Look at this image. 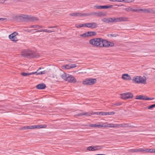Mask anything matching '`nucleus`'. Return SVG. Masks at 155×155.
I'll use <instances>...</instances> for the list:
<instances>
[{
  "label": "nucleus",
  "mask_w": 155,
  "mask_h": 155,
  "mask_svg": "<svg viewBox=\"0 0 155 155\" xmlns=\"http://www.w3.org/2000/svg\"><path fill=\"white\" fill-rule=\"evenodd\" d=\"M18 21H19L33 22L38 20V18L31 15L21 14L15 17Z\"/></svg>",
  "instance_id": "nucleus-1"
},
{
  "label": "nucleus",
  "mask_w": 155,
  "mask_h": 155,
  "mask_svg": "<svg viewBox=\"0 0 155 155\" xmlns=\"http://www.w3.org/2000/svg\"><path fill=\"white\" fill-rule=\"evenodd\" d=\"M22 55L28 58H38L40 56L38 54L32 51H31L30 52L22 53Z\"/></svg>",
  "instance_id": "nucleus-2"
},
{
  "label": "nucleus",
  "mask_w": 155,
  "mask_h": 155,
  "mask_svg": "<svg viewBox=\"0 0 155 155\" xmlns=\"http://www.w3.org/2000/svg\"><path fill=\"white\" fill-rule=\"evenodd\" d=\"M102 40L101 38H93L89 41V43L93 46L101 47Z\"/></svg>",
  "instance_id": "nucleus-3"
},
{
  "label": "nucleus",
  "mask_w": 155,
  "mask_h": 155,
  "mask_svg": "<svg viewBox=\"0 0 155 155\" xmlns=\"http://www.w3.org/2000/svg\"><path fill=\"white\" fill-rule=\"evenodd\" d=\"M96 82L97 80L95 78H88L83 81V84L84 85H92L94 84Z\"/></svg>",
  "instance_id": "nucleus-4"
},
{
  "label": "nucleus",
  "mask_w": 155,
  "mask_h": 155,
  "mask_svg": "<svg viewBox=\"0 0 155 155\" xmlns=\"http://www.w3.org/2000/svg\"><path fill=\"white\" fill-rule=\"evenodd\" d=\"M111 22H116L121 21H127V18L124 17H113L110 18Z\"/></svg>",
  "instance_id": "nucleus-5"
},
{
  "label": "nucleus",
  "mask_w": 155,
  "mask_h": 155,
  "mask_svg": "<svg viewBox=\"0 0 155 155\" xmlns=\"http://www.w3.org/2000/svg\"><path fill=\"white\" fill-rule=\"evenodd\" d=\"M114 45V43L107 41L106 40L102 39L101 41V47H112Z\"/></svg>",
  "instance_id": "nucleus-6"
},
{
  "label": "nucleus",
  "mask_w": 155,
  "mask_h": 155,
  "mask_svg": "<svg viewBox=\"0 0 155 155\" xmlns=\"http://www.w3.org/2000/svg\"><path fill=\"white\" fill-rule=\"evenodd\" d=\"M85 27L91 28H94L98 26L97 24L95 22L87 23H84Z\"/></svg>",
  "instance_id": "nucleus-7"
},
{
  "label": "nucleus",
  "mask_w": 155,
  "mask_h": 155,
  "mask_svg": "<svg viewBox=\"0 0 155 155\" xmlns=\"http://www.w3.org/2000/svg\"><path fill=\"white\" fill-rule=\"evenodd\" d=\"M136 99L138 100H152L154 99L153 98H151L148 97L144 95H137L136 97Z\"/></svg>",
  "instance_id": "nucleus-8"
},
{
  "label": "nucleus",
  "mask_w": 155,
  "mask_h": 155,
  "mask_svg": "<svg viewBox=\"0 0 155 155\" xmlns=\"http://www.w3.org/2000/svg\"><path fill=\"white\" fill-rule=\"evenodd\" d=\"M67 78L66 81H68L70 83H75L76 82V80L75 78L72 75H70L69 74Z\"/></svg>",
  "instance_id": "nucleus-9"
},
{
  "label": "nucleus",
  "mask_w": 155,
  "mask_h": 155,
  "mask_svg": "<svg viewBox=\"0 0 155 155\" xmlns=\"http://www.w3.org/2000/svg\"><path fill=\"white\" fill-rule=\"evenodd\" d=\"M94 7L96 8L97 9H107L111 8L112 7V5H95Z\"/></svg>",
  "instance_id": "nucleus-10"
},
{
  "label": "nucleus",
  "mask_w": 155,
  "mask_h": 155,
  "mask_svg": "<svg viewBox=\"0 0 155 155\" xmlns=\"http://www.w3.org/2000/svg\"><path fill=\"white\" fill-rule=\"evenodd\" d=\"M31 129H37L46 127V126L45 125H35L30 126Z\"/></svg>",
  "instance_id": "nucleus-11"
},
{
  "label": "nucleus",
  "mask_w": 155,
  "mask_h": 155,
  "mask_svg": "<svg viewBox=\"0 0 155 155\" xmlns=\"http://www.w3.org/2000/svg\"><path fill=\"white\" fill-rule=\"evenodd\" d=\"M141 10L146 13H152L155 14V10H154L151 8L144 9H141Z\"/></svg>",
  "instance_id": "nucleus-12"
},
{
  "label": "nucleus",
  "mask_w": 155,
  "mask_h": 155,
  "mask_svg": "<svg viewBox=\"0 0 155 155\" xmlns=\"http://www.w3.org/2000/svg\"><path fill=\"white\" fill-rule=\"evenodd\" d=\"M122 78L125 80L130 81L132 79L130 76L128 74H123L122 76Z\"/></svg>",
  "instance_id": "nucleus-13"
},
{
  "label": "nucleus",
  "mask_w": 155,
  "mask_h": 155,
  "mask_svg": "<svg viewBox=\"0 0 155 155\" xmlns=\"http://www.w3.org/2000/svg\"><path fill=\"white\" fill-rule=\"evenodd\" d=\"M91 114L90 113V112L79 113L75 115L74 117H77L82 116L83 115L89 116L91 115Z\"/></svg>",
  "instance_id": "nucleus-14"
},
{
  "label": "nucleus",
  "mask_w": 155,
  "mask_h": 155,
  "mask_svg": "<svg viewBox=\"0 0 155 155\" xmlns=\"http://www.w3.org/2000/svg\"><path fill=\"white\" fill-rule=\"evenodd\" d=\"M36 87L38 89H44L46 87V86L44 84L42 83L38 84Z\"/></svg>",
  "instance_id": "nucleus-15"
},
{
  "label": "nucleus",
  "mask_w": 155,
  "mask_h": 155,
  "mask_svg": "<svg viewBox=\"0 0 155 155\" xmlns=\"http://www.w3.org/2000/svg\"><path fill=\"white\" fill-rule=\"evenodd\" d=\"M140 80H139V84L142 83L146 84V78L145 76L142 77L140 76Z\"/></svg>",
  "instance_id": "nucleus-16"
},
{
  "label": "nucleus",
  "mask_w": 155,
  "mask_h": 155,
  "mask_svg": "<svg viewBox=\"0 0 155 155\" xmlns=\"http://www.w3.org/2000/svg\"><path fill=\"white\" fill-rule=\"evenodd\" d=\"M69 15L72 16H74V17H77V16H82V13H79V12H74L72 13H70L69 14Z\"/></svg>",
  "instance_id": "nucleus-17"
},
{
  "label": "nucleus",
  "mask_w": 155,
  "mask_h": 155,
  "mask_svg": "<svg viewBox=\"0 0 155 155\" xmlns=\"http://www.w3.org/2000/svg\"><path fill=\"white\" fill-rule=\"evenodd\" d=\"M140 76H136L134 77L132 79L133 81L135 83L139 84Z\"/></svg>",
  "instance_id": "nucleus-18"
},
{
  "label": "nucleus",
  "mask_w": 155,
  "mask_h": 155,
  "mask_svg": "<svg viewBox=\"0 0 155 155\" xmlns=\"http://www.w3.org/2000/svg\"><path fill=\"white\" fill-rule=\"evenodd\" d=\"M106 14L102 12H95V16L98 17H103L105 16Z\"/></svg>",
  "instance_id": "nucleus-19"
},
{
  "label": "nucleus",
  "mask_w": 155,
  "mask_h": 155,
  "mask_svg": "<svg viewBox=\"0 0 155 155\" xmlns=\"http://www.w3.org/2000/svg\"><path fill=\"white\" fill-rule=\"evenodd\" d=\"M134 127V126H131L129 125L128 124H120V127Z\"/></svg>",
  "instance_id": "nucleus-20"
},
{
  "label": "nucleus",
  "mask_w": 155,
  "mask_h": 155,
  "mask_svg": "<svg viewBox=\"0 0 155 155\" xmlns=\"http://www.w3.org/2000/svg\"><path fill=\"white\" fill-rule=\"evenodd\" d=\"M9 38L12 41H14L15 42H16L18 41L17 38L16 37L14 36L13 35H12V34H10L9 35Z\"/></svg>",
  "instance_id": "nucleus-21"
},
{
  "label": "nucleus",
  "mask_w": 155,
  "mask_h": 155,
  "mask_svg": "<svg viewBox=\"0 0 155 155\" xmlns=\"http://www.w3.org/2000/svg\"><path fill=\"white\" fill-rule=\"evenodd\" d=\"M69 74H67L66 73L63 72L62 74H61L60 76L61 78L63 79L64 80L66 81L67 79V78Z\"/></svg>",
  "instance_id": "nucleus-22"
},
{
  "label": "nucleus",
  "mask_w": 155,
  "mask_h": 155,
  "mask_svg": "<svg viewBox=\"0 0 155 155\" xmlns=\"http://www.w3.org/2000/svg\"><path fill=\"white\" fill-rule=\"evenodd\" d=\"M125 94L126 96V98L127 99H131L133 98V94L129 93V92H127L125 93Z\"/></svg>",
  "instance_id": "nucleus-23"
},
{
  "label": "nucleus",
  "mask_w": 155,
  "mask_h": 155,
  "mask_svg": "<svg viewBox=\"0 0 155 155\" xmlns=\"http://www.w3.org/2000/svg\"><path fill=\"white\" fill-rule=\"evenodd\" d=\"M89 126L90 127H95L101 128L103 127V126L101 124H90Z\"/></svg>",
  "instance_id": "nucleus-24"
},
{
  "label": "nucleus",
  "mask_w": 155,
  "mask_h": 155,
  "mask_svg": "<svg viewBox=\"0 0 155 155\" xmlns=\"http://www.w3.org/2000/svg\"><path fill=\"white\" fill-rule=\"evenodd\" d=\"M88 33L89 37L94 36L97 34L96 32L95 31H88Z\"/></svg>",
  "instance_id": "nucleus-25"
},
{
  "label": "nucleus",
  "mask_w": 155,
  "mask_h": 155,
  "mask_svg": "<svg viewBox=\"0 0 155 155\" xmlns=\"http://www.w3.org/2000/svg\"><path fill=\"white\" fill-rule=\"evenodd\" d=\"M75 27L78 28H80L82 27H85L84 24L78 23L75 24Z\"/></svg>",
  "instance_id": "nucleus-26"
},
{
  "label": "nucleus",
  "mask_w": 155,
  "mask_h": 155,
  "mask_svg": "<svg viewBox=\"0 0 155 155\" xmlns=\"http://www.w3.org/2000/svg\"><path fill=\"white\" fill-rule=\"evenodd\" d=\"M102 21L106 23H109L111 22V18H104L102 19Z\"/></svg>",
  "instance_id": "nucleus-27"
},
{
  "label": "nucleus",
  "mask_w": 155,
  "mask_h": 155,
  "mask_svg": "<svg viewBox=\"0 0 155 155\" xmlns=\"http://www.w3.org/2000/svg\"><path fill=\"white\" fill-rule=\"evenodd\" d=\"M80 36L83 38H86L89 37L88 31L80 35Z\"/></svg>",
  "instance_id": "nucleus-28"
},
{
  "label": "nucleus",
  "mask_w": 155,
  "mask_h": 155,
  "mask_svg": "<svg viewBox=\"0 0 155 155\" xmlns=\"http://www.w3.org/2000/svg\"><path fill=\"white\" fill-rule=\"evenodd\" d=\"M21 75L24 77L27 76L31 75L30 73H27L26 72H22L21 74Z\"/></svg>",
  "instance_id": "nucleus-29"
},
{
  "label": "nucleus",
  "mask_w": 155,
  "mask_h": 155,
  "mask_svg": "<svg viewBox=\"0 0 155 155\" xmlns=\"http://www.w3.org/2000/svg\"><path fill=\"white\" fill-rule=\"evenodd\" d=\"M102 147L101 146H93V148L94 151L98 150L99 149H101Z\"/></svg>",
  "instance_id": "nucleus-30"
},
{
  "label": "nucleus",
  "mask_w": 155,
  "mask_h": 155,
  "mask_svg": "<svg viewBox=\"0 0 155 155\" xmlns=\"http://www.w3.org/2000/svg\"><path fill=\"white\" fill-rule=\"evenodd\" d=\"M120 95H121V98L122 99H124V100H126V99H127V98H126L127 97H126V94H125V93L121 94Z\"/></svg>",
  "instance_id": "nucleus-31"
},
{
  "label": "nucleus",
  "mask_w": 155,
  "mask_h": 155,
  "mask_svg": "<svg viewBox=\"0 0 155 155\" xmlns=\"http://www.w3.org/2000/svg\"><path fill=\"white\" fill-rule=\"evenodd\" d=\"M82 16H87L91 15V12L82 13Z\"/></svg>",
  "instance_id": "nucleus-32"
},
{
  "label": "nucleus",
  "mask_w": 155,
  "mask_h": 155,
  "mask_svg": "<svg viewBox=\"0 0 155 155\" xmlns=\"http://www.w3.org/2000/svg\"><path fill=\"white\" fill-rule=\"evenodd\" d=\"M87 150L89 151H94L93 148V146H90L87 147Z\"/></svg>",
  "instance_id": "nucleus-33"
},
{
  "label": "nucleus",
  "mask_w": 155,
  "mask_h": 155,
  "mask_svg": "<svg viewBox=\"0 0 155 155\" xmlns=\"http://www.w3.org/2000/svg\"><path fill=\"white\" fill-rule=\"evenodd\" d=\"M41 69V68H40L37 71L35 72H33L31 73H30V75H32L34 74H35L36 75H38L39 74V72L38 71L39 69Z\"/></svg>",
  "instance_id": "nucleus-34"
},
{
  "label": "nucleus",
  "mask_w": 155,
  "mask_h": 155,
  "mask_svg": "<svg viewBox=\"0 0 155 155\" xmlns=\"http://www.w3.org/2000/svg\"><path fill=\"white\" fill-rule=\"evenodd\" d=\"M90 113L91 114V115H94V114H96L98 115H100L101 114V112H92V113H91L90 112Z\"/></svg>",
  "instance_id": "nucleus-35"
},
{
  "label": "nucleus",
  "mask_w": 155,
  "mask_h": 155,
  "mask_svg": "<svg viewBox=\"0 0 155 155\" xmlns=\"http://www.w3.org/2000/svg\"><path fill=\"white\" fill-rule=\"evenodd\" d=\"M22 129V130L31 129L30 126L23 127Z\"/></svg>",
  "instance_id": "nucleus-36"
},
{
  "label": "nucleus",
  "mask_w": 155,
  "mask_h": 155,
  "mask_svg": "<svg viewBox=\"0 0 155 155\" xmlns=\"http://www.w3.org/2000/svg\"><path fill=\"white\" fill-rule=\"evenodd\" d=\"M143 152H149V149L148 148L143 149Z\"/></svg>",
  "instance_id": "nucleus-37"
},
{
  "label": "nucleus",
  "mask_w": 155,
  "mask_h": 155,
  "mask_svg": "<svg viewBox=\"0 0 155 155\" xmlns=\"http://www.w3.org/2000/svg\"><path fill=\"white\" fill-rule=\"evenodd\" d=\"M129 152L134 153L136 152V149H134L128 150Z\"/></svg>",
  "instance_id": "nucleus-38"
},
{
  "label": "nucleus",
  "mask_w": 155,
  "mask_h": 155,
  "mask_svg": "<svg viewBox=\"0 0 155 155\" xmlns=\"http://www.w3.org/2000/svg\"><path fill=\"white\" fill-rule=\"evenodd\" d=\"M149 152L150 153H155V149H149Z\"/></svg>",
  "instance_id": "nucleus-39"
},
{
  "label": "nucleus",
  "mask_w": 155,
  "mask_h": 155,
  "mask_svg": "<svg viewBox=\"0 0 155 155\" xmlns=\"http://www.w3.org/2000/svg\"><path fill=\"white\" fill-rule=\"evenodd\" d=\"M155 107V104H152L148 107L147 108L149 109H151V108Z\"/></svg>",
  "instance_id": "nucleus-40"
},
{
  "label": "nucleus",
  "mask_w": 155,
  "mask_h": 155,
  "mask_svg": "<svg viewBox=\"0 0 155 155\" xmlns=\"http://www.w3.org/2000/svg\"><path fill=\"white\" fill-rule=\"evenodd\" d=\"M70 68H74L77 67L76 64H70Z\"/></svg>",
  "instance_id": "nucleus-41"
},
{
  "label": "nucleus",
  "mask_w": 155,
  "mask_h": 155,
  "mask_svg": "<svg viewBox=\"0 0 155 155\" xmlns=\"http://www.w3.org/2000/svg\"><path fill=\"white\" fill-rule=\"evenodd\" d=\"M48 30L47 29H44V30L41 29L40 30L37 31V32H40L43 31L44 32H48Z\"/></svg>",
  "instance_id": "nucleus-42"
},
{
  "label": "nucleus",
  "mask_w": 155,
  "mask_h": 155,
  "mask_svg": "<svg viewBox=\"0 0 155 155\" xmlns=\"http://www.w3.org/2000/svg\"><path fill=\"white\" fill-rule=\"evenodd\" d=\"M115 114V112H107V115H113V114Z\"/></svg>",
  "instance_id": "nucleus-43"
},
{
  "label": "nucleus",
  "mask_w": 155,
  "mask_h": 155,
  "mask_svg": "<svg viewBox=\"0 0 155 155\" xmlns=\"http://www.w3.org/2000/svg\"><path fill=\"white\" fill-rule=\"evenodd\" d=\"M64 66L65 67V69H70V64H67L65 66Z\"/></svg>",
  "instance_id": "nucleus-44"
},
{
  "label": "nucleus",
  "mask_w": 155,
  "mask_h": 155,
  "mask_svg": "<svg viewBox=\"0 0 155 155\" xmlns=\"http://www.w3.org/2000/svg\"><path fill=\"white\" fill-rule=\"evenodd\" d=\"M143 152V148H139L136 149V152Z\"/></svg>",
  "instance_id": "nucleus-45"
},
{
  "label": "nucleus",
  "mask_w": 155,
  "mask_h": 155,
  "mask_svg": "<svg viewBox=\"0 0 155 155\" xmlns=\"http://www.w3.org/2000/svg\"><path fill=\"white\" fill-rule=\"evenodd\" d=\"M114 127L118 128L120 127V124H114Z\"/></svg>",
  "instance_id": "nucleus-46"
},
{
  "label": "nucleus",
  "mask_w": 155,
  "mask_h": 155,
  "mask_svg": "<svg viewBox=\"0 0 155 155\" xmlns=\"http://www.w3.org/2000/svg\"><path fill=\"white\" fill-rule=\"evenodd\" d=\"M135 0H125V2L126 3H130L133 2Z\"/></svg>",
  "instance_id": "nucleus-47"
},
{
  "label": "nucleus",
  "mask_w": 155,
  "mask_h": 155,
  "mask_svg": "<svg viewBox=\"0 0 155 155\" xmlns=\"http://www.w3.org/2000/svg\"><path fill=\"white\" fill-rule=\"evenodd\" d=\"M38 26H39L38 25H31L30 28H38Z\"/></svg>",
  "instance_id": "nucleus-48"
},
{
  "label": "nucleus",
  "mask_w": 155,
  "mask_h": 155,
  "mask_svg": "<svg viewBox=\"0 0 155 155\" xmlns=\"http://www.w3.org/2000/svg\"><path fill=\"white\" fill-rule=\"evenodd\" d=\"M114 124H108L107 127H114Z\"/></svg>",
  "instance_id": "nucleus-49"
},
{
  "label": "nucleus",
  "mask_w": 155,
  "mask_h": 155,
  "mask_svg": "<svg viewBox=\"0 0 155 155\" xmlns=\"http://www.w3.org/2000/svg\"><path fill=\"white\" fill-rule=\"evenodd\" d=\"M108 36L110 37H115L116 36L114 34H108Z\"/></svg>",
  "instance_id": "nucleus-50"
},
{
  "label": "nucleus",
  "mask_w": 155,
  "mask_h": 155,
  "mask_svg": "<svg viewBox=\"0 0 155 155\" xmlns=\"http://www.w3.org/2000/svg\"><path fill=\"white\" fill-rule=\"evenodd\" d=\"M101 114L100 115H107V112H101Z\"/></svg>",
  "instance_id": "nucleus-51"
},
{
  "label": "nucleus",
  "mask_w": 155,
  "mask_h": 155,
  "mask_svg": "<svg viewBox=\"0 0 155 155\" xmlns=\"http://www.w3.org/2000/svg\"><path fill=\"white\" fill-rule=\"evenodd\" d=\"M122 104L120 103H117L114 104V105H115L117 106H119Z\"/></svg>",
  "instance_id": "nucleus-52"
},
{
  "label": "nucleus",
  "mask_w": 155,
  "mask_h": 155,
  "mask_svg": "<svg viewBox=\"0 0 155 155\" xmlns=\"http://www.w3.org/2000/svg\"><path fill=\"white\" fill-rule=\"evenodd\" d=\"M57 27H58L57 26H48V28H56Z\"/></svg>",
  "instance_id": "nucleus-53"
},
{
  "label": "nucleus",
  "mask_w": 155,
  "mask_h": 155,
  "mask_svg": "<svg viewBox=\"0 0 155 155\" xmlns=\"http://www.w3.org/2000/svg\"><path fill=\"white\" fill-rule=\"evenodd\" d=\"M18 33L16 32H14L13 33L11 34L12 35H13V36L14 37H16V36L17 35Z\"/></svg>",
  "instance_id": "nucleus-54"
},
{
  "label": "nucleus",
  "mask_w": 155,
  "mask_h": 155,
  "mask_svg": "<svg viewBox=\"0 0 155 155\" xmlns=\"http://www.w3.org/2000/svg\"><path fill=\"white\" fill-rule=\"evenodd\" d=\"M39 72V74H45V71Z\"/></svg>",
  "instance_id": "nucleus-55"
},
{
  "label": "nucleus",
  "mask_w": 155,
  "mask_h": 155,
  "mask_svg": "<svg viewBox=\"0 0 155 155\" xmlns=\"http://www.w3.org/2000/svg\"><path fill=\"white\" fill-rule=\"evenodd\" d=\"M55 32V31L54 30H48V33H51L52 32Z\"/></svg>",
  "instance_id": "nucleus-56"
},
{
  "label": "nucleus",
  "mask_w": 155,
  "mask_h": 155,
  "mask_svg": "<svg viewBox=\"0 0 155 155\" xmlns=\"http://www.w3.org/2000/svg\"><path fill=\"white\" fill-rule=\"evenodd\" d=\"M117 2H125V0H117Z\"/></svg>",
  "instance_id": "nucleus-57"
},
{
  "label": "nucleus",
  "mask_w": 155,
  "mask_h": 155,
  "mask_svg": "<svg viewBox=\"0 0 155 155\" xmlns=\"http://www.w3.org/2000/svg\"><path fill=\"white\" fill-rule=\"evenodd\" d=\"M6 20V18H0V21H3Z\"/></svg>",
  "instance_id": "nucleus-58"
},
{
  "label": "nucleus",
  "mask_w": 155,
  "mask_h": 155,
  "mask_svg": "<svg viewBox=\"0 0 155 155\" xmlns=\"http://www.w3.org/2000/svg\"><path fill=\"white\" fill-rule=\"evenodd\" d=\"M91 15H94L95 16V13L94 12H91Z\"/></svg>",
  "instance_id": "nucleus-59"
},
{
  "label": "nucleus",
  "mask_w": 155,
  "mask_h": 155,
  "mask_svg": "<svg viewBox=\"0 0 155 155\" xmlns=\"http://www.w3.org/2000/svg\"><path fill=\"white\" fill-rule=\"evenodd\" d=\"M110 1H112V2H117V0H109Z\"/></svg>",
  "instance_id": "nucleus-60"
},
{
  "label": "nucleus",
  "mask_w": 155,
  "mask_h": 155,
  "mask_svg": "<svg viewBox=\"0 0 155 155\" xmlns=\"http://www.w3.org/2000/svg\"><path fill=\"white\" fill-rule=\"evenodd\" d=\"M42 27H43V26H42L39 25V26H38V28H42Z\"/></svg>",
  "instance_id": "nucleus-61"
},
{
  "label": "nucleus",
  "mask_w": 155,
  "mask_h": 155,
  "mask_svg": "<svg viewBox=\"0 0 155 155\" xmlns=\"http://www.w3.org/2000/svg\"><path fill=\"white\" fill-rule=\"evenodd\" d=\"M96 155H105L104 154H97Z\"/></svg>",
  "instance_id": "nucleus-62"
},
{
  "label": "nucleus",
  "mask_w": 155,
  "mask_h": 155,
  "mask_svg": "<svg viewBox=\"0 0 155 155\" xmlns=\"http://www.w3.org/2000/svg\"><path fill=\"white\" fill-rule=\"evenodd\" d=\"M133 11L134 12H137V10L134 9V10H133Z\"/></svg>",
  "instance_id": "nucleus-63"
},
{
  "label": "nucleus",
  "mask_w": 155,
  "mask_h": 155,
  "mask_svg": "<svg viewBox=\"0 0 155 155\" xmlns=\"http://www.w3.org/2000/svg\"><path fill=\"white\" fill-rule=\"evenodd\" d=\"M71 59H69V60H68V61L69 62H71Z\"/></svg>",
  "instance_id": "nucleus-64"
}]
</instances>
